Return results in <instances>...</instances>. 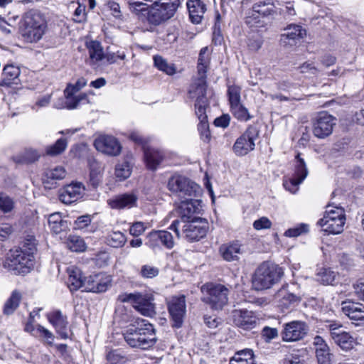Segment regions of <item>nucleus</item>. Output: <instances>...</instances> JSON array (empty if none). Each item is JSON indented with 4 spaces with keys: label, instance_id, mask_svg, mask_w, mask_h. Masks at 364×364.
Segmentation results:
<instances>
[{
    "label": "nucleus",
    "instance_id": "1",
    "mask_svg": "<svg viewBox=\"0 0 364 364\" xmlns=\"http://www.w3.org/2000/svg\"><path fill=\"white\" fill-rule=\"evenodd\" d=\"M127 343L132 348L146 349L153 346L156 341V332L151 323L144 319L132 325L124 333Z\"/></svg>",
    "mask_w": 364,
    "mask_h": 364
},
{
    "label": "nucleus",
    "instance_id": "2",
    "mask_svg": "<svg viewBox=\"0 0 364 364\" xmlns=\"http://www.w3.org/2000/svg\"><path fill=\"white\" fill-rule=\"evenodd\" d=\"M283 275L284 271L278 264L264 262L252 274V287L256 291L269 289L279 282Z\"/></svg>",
    "mask_w": 364,
    "mask_h": 364
},
{
    "label": "nucleus",
    "instance_id": "3",
    "mask_svg": "<svg viewBox=\"0 0 364 364\" xmlns=\"http://www.w3.org/2000/svg\"><path fill=\"white\" fill-rule=\"evenodd\" d=\"M180 5V0H164L155 1L147 9V20L154 25L172 18Z\"/></svg>",
    "mask_w": 364,
    "mask_h": 364
},
{
    "label": "nucleus",
    "instance_id": "4",
    "mask_svg": "<svg viewBox=\"0 0 364 364\" xmlns=\"http://www.w3.org/2000/svg\"><path fill=\"white\" fill-rule=\"evenodd\" d=\"M118 300L123 303H130L134 309L144 316L153 317L156 314L154 299L151 294L124 293L118 296Z\"/></svg>",
    "mask_w": 364,
    "mask_h": 364
},
{
    "label": "nucleus",
    "instance_id": "5",
    "mask_svg": "<svg viewBox=\"0 0 364 364\" xmlns=\"http://www.w3.org/2000/svg\"><path fill=\"white\" fill-rule=\"evenodd\" d=\"M334 208L326 210L323 217L317 222V225L328 234L337 235L343 231L346 218L343 208L338 206Z\"/></svg>",
    "mask_w": 364,
    "mask_h": 364
},
{
    "label": "nucleus",
    "instance_id": "6",
    "mask_svg": "<svg viewBox=\"0 0 364 364\" xmlns=\"http://www.w3.org/2000/svg\"><path fill=\"white\" fill-rule=\"evenodd\" d=\"M203 301L213 309H221L228 303L229 290L222 284H207L202 287Z\"/></svg>",
    "mask_w": 364,
    "mask_h": 364
},
{
    "label": "nucleus",
    "instance_id": "7",
    "mask_svg": "<svg viewBox=\"0 0 364 364\" xmlns=\"http://www.w3.org/2000/svg\"><path fill=\"white\" fill-rule=\"evenodd\" d=\"M168 188L183 198L196 197L200 192V186L197 183L181 175H174L168 179Z\"/></svg>",
    "mask_w": 364,
    "mask_h": 364
},
{
    "label": "nucleus",
    "instance_id": "8",
    "mask_svg": "<svg viewBox=\"0 0 364 364\" xmlns=\"http://www.w3.org/2000/svg\"><path fill=\"white\" fill-rule=\"evenodd\" d=\"M259 136V130L253 126H250L246 131L238 137L232 146L233 152L239 156L247 155L255 147V141Z\"/></svg>",
    "mask_w": 364,
    "mask_h": 364
},
{
    "label": "nucleus",
    "instance_id": "9",
    "mask_svg": "<svg viewBox=\"0 0 364 364\" xmlns=\"http://www.w3.org/2000/svg\"><path fill=\"white\" fill-rule=\"evenodd\" d=\"M182 234L189 242L198 241L207 233V221L200 217H195L191 220L183 222Z\"/></svg>",
    "mask_w": 364,
    "mask_h": 364
},
{
    "label": "nucleus",
    "instance_id": "10",
    "mask_svg": "<svg viewBox=\"0 0 364 364\" xmlns=\"http://www.w3.org/2000/svg\"><path fill=\"white\" fill-rule=\"evenodd\" d=\"M26 36L31 42L40 40L44 33V19L38 12L28 13L25 17Z\"/></svg>",
    "mask_w": 364,
    "mask_h": 364
},
{
    "label": "nucleus",
    "instance_id": "11",
    "mask_svg": "<svg viewBox=\"0 0 364 364\" xmlns=\"http://www.w3.org/2000/svg\"><path fill=\"white\" fill-rule=\"evenodd\" d=\"M309 327L305 322L293 321L283 325L281 332L282 339L284 342H294L303 339L307 334Z\"/></svg>",
    "mask_w": 364,
    "mask_h": 364
},
{
    "label": "nucleus",
    "instance_id": "12",
    "mask_svg": "<svg viewBox=\"0 0 364 364\" xmlns=\"http://www.w3.org/2000/svg\"><path fill=\"white\" fill-rule=\"evenodd\" d=\"M336 118L327 112L318 114L313 123V134L319 139H324L331 134L336 125Z\"/></svg>",
    "mask_w": 364,
    "mask_h": 364
},
{
    "label": "nucleus",
    "instance_id": "13",
    "mask_svg": "<svg viewBox=\"0 0 364 364\" xmlns=\"http://www.w3.org/2000/svg\"><path fill=\"white\" fill-rule=\"evenodd\" d=\"M168 309L173 321V326H181L186 312V297L184 295L173 296L168 301Z\"/></svg>",
    "mask_w": 364,
    "mask_h": 364
},
{
    "label": "nucleus",
    "instance_id": "14",
    "mask_svg": "<svg viewBox=\"0 0 364 364\" xmlns=\"http://www.w3.org/2000/svg\"><path fill=\"white\" fill-rule=\"evenodd\" d=\"M96 149L109 156H118L122 151L119 141L113 136L100 135L94 141Z\"/></svg>",
    "mask_w": 364,
    "mask_h": 364
},
{
    "label": "nucleus",
    "instance_id": "15",
    "mask_svg": "<svg viewBox=\"0 0 364 364\" xmlns=\"http://www.w3.org/2000/svg\"><path fill=\"white\" fill-rule=\"evenodd\" d=\"M146 245L153 250H159L161 246L171 249L174 246L172 235L166 230H154L149 232L146 237Z\"/></svg>",
    "mask_w": 364,
    "mask_h": 364
},
{
    "label": "nucleus",
    "instance_id": "16",
    "mask_svg": "<svg viewBox=\"0 0 364 364\" xmlns=\"http://www.w3.org/2000/svg\"><path fill=\"white\" fill-rule=\"evenodd\" d=\"M331 338L341 349L347 351L351 350L355 341L354 338L342 328V326L336 323L329 325Z\"/></svg>",
    "mask_w": 364,
    "mask_h": 364
},
{
    "label": "nucleus",
    "instance_id": "17",
    "mask_svg": "<svg viewBox=\"0 0 364 364\" xmlns=\"http://www.w3.org/2000/svg\"><path fill=\"white\" fill-rule=\"evenodd\" d=\"M85 186L82 183L72 182L60 193L59 199L65 204H71L82 198L85 193Z\"/></svg>",
    "mask_w": 364,
    "mask_h": 364
},
{
    "label": "nucleus",
    "instance_id": "18",
    "mask_svg": "<svg viewBox=\"0 0 364 364\" xmlns=\"http://www.w3.org/2000/svg\"><path fill=\"white\" fill-rule=\"evenodd\" d=\"M234 323L243 329L249 330L254 328L259 322V318L252 311L235 310L232 313Z\"/></svg>",
    "mask_w": 364,
    "mask_h": 364
},
{
    "label": "nucleus",
    "instance_id": "19",
    "mask_svg": "<svg viewBox=\"0 0 364 364\" xmlns=\"http://www.w3.org/2000/svg\"><path fill=\"white\" fill-rule=\"evenodd\" d=\"M49 322L54 327L56 333L62 339L68 338V317L61 311L55 309L50 312L47 316Z\"/></svg>",
    "mask_w": 364,
    "mask_h": 364
},
{
    "label": "nucleus",
    "instance_id": "20",
    "mask_svg": "<svg viewBox=\"0 0 364 364\" xmlns=\"http://www.w3.org/2000/svg\"><path fill=\"white\" fill-rule=\"evenodd\" d=\"M274 9V4L269 1L259 0L252 5L250 15L247 16L246 22L251 24L254 19L273 15L275 13Z\"/></svg>",
    "mask_w": 364,
    "mask_h": 364
},
{
    "label": "nucleus",
    "instance_id": "21",
    "mask_svg": "<svg viewBox=\"0 0 364 364\" xmlns=\"http://www.w3.org/2000/svg\"><path fill=\"white\" fill-rule=\"evenodd\" d=\"M181 220L182 222L191 220L196 214H200L202 210L201 200L185 198L180 205Z\"/></svg>",
    "mask_w": 364,
    "mask_h": 364
},
{
    "label": "nucleus",
    "instance_id": "22",
    "mask_svg": "<svg viewBox=\"0 0 364 364\" xmlns=\"http://www.w3.org/2000/svg\"><path fill=\"white\" fill-rule=\"evenodd\" d=\"M43 311V308H39L30 313L29 321L26 324L25 330L31 332L33 336L44 340L46 338V329L40 324V322L43 321L40 312Z\"/></svg>",
    "mask_w": 364,
    "mask_h": 364
},
{
    "label": "nucleus",
    "instance_id": "23",
    "mask_svg": "<svg viewBox=\"0 0 364 364\" xmlns=\"http://www.w3.org/2000/svg\"><path fill=\"white\" fill-rule=\"evenodd\" d=\"M33 256L26 252L21 247L15 248L10 250L6 261L9 266L14 269H16L18 265L21 267H28L31 264Z\"/></svg>",
    "mask_w": 364,
    "mask_h": 364
},
{
    "label": "nucleus",
    "instance_id": "24",
    "mask_svg": "<svg viewBox=\"0 0 364 364\" xmlns=\"http://www.w3.org/2000/svg\"><path fill=\"white\" fill-rule=\"evenodd\" d=\"M110 281L109 277L102 279L100 275L90 276L85 278L82 288L86 291L101 293L107 289Z\"/></svg>",
    "mask_w": 364,
    "mask_h": 364
},
{
    "label": "nucleus",
    "instance_id": "25",
    "mask_svg": "<svg viewBox=\"0 0 364 364\" xmlns=\"http://www.w3.org/2000/svg\"><path fill=\"white\" fill-rule=\"evenodd\" d=\"M342 311L350 319L364 323V305L350 301L341 303Z\"/></svg>",
    "mask_w": 364,
    "mask_h": 364
},
{
    "label": "nucleus",
    "instance_id": "26",
    "mask_svg": "<svg viewBox=\"0 0 364 364\" xmlns=\"http://www.w3.org/2000/svg\"><path fill=\"white\" fill-rule=\"evenodd\" d=\"M137 196L133 193H127L116 196L108 200V204L112 208L123 209L131 208L136 205Z\"/></svg>",
    "mask_w": 364,
    "mask_h": 364
},
{
    "label": "nucleus",
    "instance_id": "27",
    "mask_svg": "<svg viewBox=\"0 0 364 364\" xmlns=\"http://www.w3.org/2000/svg\"><path fill=\"white\" fill-rule=\"evenodd\" d=\"M186 4L191 22L200 23L206 11L205 4L200 0H188Z\"/></svg>",
    "mask_w": 364,
    "mask_h": 364
},
{
    "label": "nucleus",
    "instance_id": "28",
    "mask_svg": "<svg viewBox=\"0 0 364 364\" xmlns=\"http://www.w3.org/2000/svg\"><path fill=\"white\" fill-rule=\"evenodd\" d=\"M306 36V31L301 26L290 24L284 29V33L282 35V41L287 43L286 40H289L288 43L292 44L304 38Z\"/></svg>",
    "mask_w": 364,
    "mask_h": 364
},
{
    "label": "nucleus",
    "instance_id": "29",
    "mask_svg": "<svg viewBox=\"0 0 364 364\" xmlns=\"http://www.w3.org/2000/svg\"><path fill=\"white\" fill-rule=\"evenodd\" d=\"M165 157L162 150L154 148H146L144 150V159L149 169L156 170Z\"/></svg>",
    "mask_w": 364,
    "mask_h": 364
},
{
    "label": "nucleus",
    "instance_id": "30",
    "mask_svg": "<svg viewBox=\"0 0 364 364\" xmlns=\"http://www.w3.org/2000/svg\"><path fill=\"white\" fill-rule=\"evenodd\" d=\"M274 297L279 305L283 309H288L300 301V297L289 292L286 286H283L276 293Z\"/></svg>",
    "mask_w": 364,
    "mask_h": 364
},
{
    "label": "nucleus",
    "instance_id": "31",
    "mask_svg": "<svg viewBox=\"0 0 364 364\" xmlns=\"http://www.w3.org/2000/svg\"><path fill=\"white\" fill-rule=\"evenodd\" d=\"M66 271L68 274V286L70 291H76L82 288L85 278L82 276V271L75 265L68 267Z\"/></svg>",
    "mask_w": 364,
    "mask_h": 364
},
{
    "label": "nucleus",
    "instance_id": "32",
    "mask_svg": "<svg viewBox=\"0 0 364 364\" xmlns=\"http://www.w3.org/2000/svg\"><path fill=\"white\" fill-rule=\"evenodd\" d=\"M220 252L223 259L228 262L239 259V256L242 253L241 245L237 242L223 245L220 247Z\"/></svg>",
    "mask_w": 364,
    "mask_h": 364
},
{
    "label": "nucleus",
    "instance_id": "33",
    "mask_svg": "<svg viewBox=\"0 0 364 364\" xmlns=\"http://www.w3.org/2000/svg\"><path fill=\"white\" fill-rule=\"evenodd\" d=\"M64 94L65 97V105L62 106V107H66L69 109L77 108L82 101H88L87 94L80 93L76 95V93L73 92L71 88H66L64 91ZM59 108H61V107H59Z\"/></svg>",
    "mask_w": 364,
    "mask_h": 364
},
{
    "label": "nucleus",
    "instance_id": "34",
    "mask_svg": "<svg viewBox=\"0 0 364 364\" xmlns=\"http://www.w3.org/2000/svg\"><path fill=\"white\" fill-rule=\"evenodd\" d=\"M207 85L202 77L193 85L189 91L191 97L196 98V102H208L206 97Z\"/></svg>",
    "mask_w": 364,
    "mask_h": 364
},
{
    "label": "nucleus",
    "instance_id": "35",
    "mask_svg": "<svg viewBox=\"0 0 364 364\" xmlns=\"http://www.w3.org/2000/svg\"><path fill=\"white\" fill-rule=\"evenodd\" d=\"M20 75V69L13 65H6L2 72V80L0 82L1 86H10L16 84V80Z\"/></svg>",
    "mask_w": 364,
    "mask_h": 364
},
{
    "label": "nucleus",
    "instance_id": "36",
    "mask_svg": "<svg viewBox=\"0 0 364 364\" xmlns=\"http://www.w3.org/2000/svg\"><path fill=\"white\" fill-rule=\"evenodd\" d=\"M50 230L54 234H59L68 228L67 221L63 220L60 213H54L48 219Z\"/></svg>",
    "mask_w": 364,
    "mask_h": 364
},
{
    "label": "nucleus",
    "instance_id": "37",
    "mask_svg": "<svg viewBox=\"0 0 364 364\" xmlns=\"http://www.w3.org/2000/svg\"><path fill=\"white\" fill-rule=\"evenodd\" d=\"M88 50L89 55L92 61L98 62L104 58L103 48L101 43L97 41H88L85 43Z\"/></svg>",
    "mask_w": 364,
    "mask_h": 364
},
{
    "label": "nucleus",
    "instance_id": "38",
    "mask_svg": "<svg viewBox=\"0 0 364 364\" xmlns=\"http://www.w3.org/2000/svg\"><path fill=\"white\" fill-rule=\"evenodd\" d=\"M21 299V294L16 290L14 291L11 296L4 304L3 309L4 314L7 316L12 314L18 307Z\"/></svg>",
    "mask_w": 364,
    "mask_h": 364
},
{
    "label": "nucleus",
    "instance_id": "39",
    "mask_svg": "<svg viewBox=\"0 0 364 364\" xmlns=\"http://www.w3.org/2000/svg\"><path fill=\"white\" fill-rule=\"evenodd\" d=\"M64 167L59 166L47 172V188H52L57 183V181L63 180L66 176Z\"/></svg>",
    "mask_w": 364,
    "mask_h": 364
},
{
    "label": "nucleus",
    "instance_id": "40",
    "mask_svg": "<svg viewBox=\"0 0 364 364\" xmlns=\"http://www.w3.org/2000/svg\"><path fill=\"white\" fill-rule=\"evenodd\" d=\"M154 65L161 71L168 75H173L176 72V68L174 64L169 63L168 61L160 55L154 57Z\"/></svg>",
    "mask_w": 364,
    "mask_h": 364
},
{
    "label": "nucleus",
    "instance_id": "41",
    "mask_svg": "<svg viewBox=\"0 0 364 364\" xmlns=\"http://www.w3.org/2000/svg\"><path fill=\"white\" fill-rule=\"evenodd\" d=\"M67 247L69 250L75 252L85 251L87 246L84 240L77 235H69L67 240Z\"/></svg>",
    "mask_w": 364,
    "mask_h": 364
},
{
    "label": "nucleus",
    "instance_id": "42",
    "mask_svg": "<svg viewBox=\"0 0 364 364\" xmlns=\"http://www.w3.org/2000/svg\"><path fill=\"white\" fill-rule=\"evenodd\" d=\"M318 279L323 284L334 285L337 282L338 274L330 268L322 269L317 274Z\"/></svg>",
    "mask_w": 364,
    "mask_h": 364
},
{
    "label": "nucleus",
    "instance_id": "43",
    "mask_svg": "<svg viewBox=\"0 0 364 364\" xmlns=\"http://www.w3.org/2000/svg\"><path fill=\"white\" fill-rule=\"evenodd\" d=\"M230 110L233 116L241 122H247L252 117L241 102L230 106Z\"/></svg>",
    "mask_w": 364,
    "mask_h": 364
},
{
    "label": "nucleus",
    "instance_id": "44",
    "mask_svg": "<svg viewBox=\"0 0 364 364\" xmlns=\"http://www.w3.org/2000/svg\"><path fill=\"white\" fill-rule=\"evenodd\" d=\"M40 157V154L33 149H26L22 154L16 156L14 160L17 164H30L35 162Z\"/></svg>",
    "mask_w": 364,
    "mask_h": 364
},
{
    "label": "nucleus",
    "instance_id": "45",
    "mask_svg": "<svg viewBox=\"0 0 364 364\" xmlns=\"http://www.w3.org/2000/svg\"><path fill=\"white\" fill-rule=\"evenodd\" d=\"M132 173V165L127 161L118 163L115 168V176L119 181L128 178Z\"/></svg>",
    "mask_w": 364,
    "mask_h": 364
},
{
    "label": "nucleus",
    "instance_id": "46",
    "mask_svg": "<svg viewBox=\"0 0 364 364\" xmlns=\"http://www.w3.org/2000/svg\"><path fill=\"white\" fill-rule=\"evenodd\" d=\"M127 241L125 235L119 232H113L106 237V242L108 245L118 248L124 245Z\"/></svg>",
    "mask_w": 364,
    "mask_h": 364
},
{
    "label": "nucleus",
    "instance_id": "47",
    "mask_svg": "<svg viewBox=\"0 0 364 364\" xmlns=\"http://www.w3.org/2000/svg\"><path fill=\"white\" fill-rule=\"evenodd\" d=\"M102 181V168L97 164L91 165L90 182L94 188H97Z\"/></svg>",
    "mask_w": 364,
    "mask_h": 364
},
{
    "label": "nucleus",
    "instance_id": "48",
    "mask_svg": "<svg viewBox=\"0 0 364 364\" xmlns=\"http://www.w3.org/2000/svg\"><path fill=\"white\" fill-rule=\"evenodd\" d=\"M68 143L65 139L60 138L55 143L47 147V156H55L61 154L66 149Z\"/></svg>",
    "mask_w": 364,
    "mask_h": 364
},
{
    "label": "nucleus",
    "instance_id": "49",
    "mask_svg": "<svg viewBox=\"0 0 364 364\" xmlns=\"http://www.w3.org/2000/svg\"><path fill=\"white\" fill-rule=\"evenodd\" d=\"M296 164L295 165V172L294 177L297 178L300 181H303L308 175V169L303 159L300 157V154L296 156Z\"/></svg>",
    "mask_w": 364,
    "mask_h": 364
},
{
    "label": "nucleus",
    "instance_id": "50",
    "mask_svg": "<svg viewBox=\"0 0 364 364\" xmlns=\"http://www.w3.org/2000/svg\"><path fill=\"white\" fill-rule=\"evenodd\" d=\"M241 87L236 85H229L228 96L230 106L241 102Z\"/></svg>",
    "mask_w": 364,
    "mask_h": 364
},
{
    "label": "nucleus",
    "instance_id": "51",
    "mask_svg": "<svg viewBox=\"0 0 364 364\" xmlns=\"http://www.w3.org/2000/svg\"><path fill=\"white\" fill-rule=\"evenodd\" d=\"M309 230V227L308 224L301 223L292 228H289L286 230L284 235L289 237H296L302 234L307 233Z\"/></svg>",
    "mask_w": 364,
    "mask_h": 364
},
{
    "label": "nucleus",
    "instance_id": "52",
    "mask_svg": "<svg viewBox=\"0 0 364 364\" xmlns=\"http://www.w3.org/2000/svg\"><path fill=\"white\" fill-rule=\"evenodd\" d=\"M318 364H332V354L330 349H316Z\"/></svg>",
    "mask_w": 364,
    "mask_h": 364
},
{
    "label": "nucleus",
    "instance_id": "53",
    "mask_svg": "<svg viewBox=\"0 0 364 364\" xmlns=\"http://www.w3.org/2000/svg\"><path fill=\"white\" fill-rule=\"evenodd\" d=\"M36 245L35 237L33 236L28 235L24 239L21 248L31 256H33V253L36 250Z\"/></svg>",
    "mask_w": 364,
    "mask_h": 364
},
{
    "label": "nucleus",
    "instance_id": "54",
    "mask_svg": "<svg viewBox=\"0 0 364 364\" xmlns=\"http://www.w3.org/2000/svg\"><path fill=\"white\" fill-rule=\"evenodd\" d=\"M159 274V268L149 265H143L141 268L140 275L143 278L152 279L157 277Z\"/></svg>",
    "mask_w": 364,
    "mask_h": 364
},
{
    "label": "nucleus",
    "instance_id": "55",
    "mask_svg": "<svg viewBox=\"0 0 364 364\" xmlns=\"http://www.w3.org/2000/svg\"><path fill=\"white\" fill-rule=\"evenodd\" d=\"M198 129L200 132L201 139L205 142H208L210 139V133L208 119L199 121Z\"/></svg>",
    "mask_w": 364,
    "mask_h": 364
},
{
    "label": "nucleus",
    "instance_id": "56",
    "mask_svg": "<svg viewBox=\"0 0 364 364\" xmlns=\"http://www.w3.org/2000/svg\"><path fill=\"white\" fill-rule=\"evenodd\" d=\"M92 219L90 215L79 216L73 223V229L82 230L91 223Z\"/></svg>",
    "mask_w": 364,
    "mask_h": 364
},
{
    "label": "nucleus",
    "instance_id": "57",
    "mask_svg": "<svg viewBox=\"0 0 364 364\" xmlns=\"http://www.w3.org/2000/svg\"><path fill=\"white\" fill-rule=\"evenodd\" d=\"M301 183L302 181H300L299 179L293 176L292 178L284 180L283 186L286 190L291 193H295L299 189V184Z\"/></svg>",
    "mask_w": 364,
    "mask_h": 364
},
{
    "label": "nucleus",
    "instance_id": "58",
    "mask_svg": "<svg viewBox=\"0 0 364 364\" xmlns=\"http://www.w3.org/2000/svg\"><path fill=\"white\" fill-rule=\"evenodd\" d=\"M14 208L13 200L4 193H0V210L4 213L10 212Z\"/></svg>",
    "mask_w": 364,
    "mask_h": 364
},
{
    "label": "nucleus",
    "instance_id": "59",
    "mask_svg": "<svg viewBox=\"0 0 364 364\" xmlns=\"http://www.w3.org/2000/svg\"><path fill=\"white\" fill-rule=\"evenodd\" d=\"M278 336L279 332L276 328L265 326L262 330V336L267 343H269L272 340L277 338Z\"/></svg>",
    "mask_w": 364,
    "mask_h": 364
},
{
    "label": "nucleus",
    "instance_id": "60",
    "mask_svg": "<svg viewBox=\"0 0 364 364\" xmlns=\"http://www.w3.org/2000/svg\"><path fill=\"white\" fill-rule=\"evenodd\" d=\"M208 105V102H195L196 114L199 121L208 119L206 114V107Z\"/></svg>",
    "mask_w": 364,
    "mask_h": 364
},
{
    "label": "nucleus",
    "instance_id": "61",
    "mask_svg": "<svg viewBox=\"0 0 364 364\" xmlns=\"http://www.w3.org/2000/svg\"><path fill=\"white\" fill-rule=\"evenodd\" d=\"M234 360H244L247 361L255 362L253 351L251 349H245L237 352L235 355L232 358Z\"/></svg>",
    "mask_w": 364,
    "mask_h": 364
},
{
    "label": "nucleus",
    "instance_id": "62",
    "mask_svg": "<svg viewBox=\"0 0 364 364\" xmlns=\"http://www.w3.org/2000/svg\"><path fill=\"white\" fill-rule=\"evenodd\" d=\"M129 9L134 12H143L146 11L149 6L141 1L140 0H128Z\"/></svg>",
    "mask_w": 364,
    "mask_h": 364
},
{
    "label": "nucleus",
    "instance_id": "63",
    "mask_svg": "<svg viewBox=\"0 0 364 364\" xmlns=\"http://www.w3.org/2000/svg\"><path fill=\"white\" fill-rule=\"evenodd\" d=\"M104 58L106 59L109 64H112L117 62V59L124 60L126 58V54L124 52H120L118 50L117 53L107 52L104 55Z\"/></svg>",
    "mask_w": 364,
    "mask_h": 364
},
{
    "label": "nucleus",
    "instance_id": "64",
    "mask_svg": "<svg viewBox=\"0 0 364 364\" xmlns=\"http://www.w3.org/2000/svg\"><path fill=\"white\" fill-rule=\"evenodd\" d=\"M253 227L257 230L269 229L272 227V222L267 217H262L253 223Z\"/></svg>",
    "mask_w": 364,
    "mask_h": 364
}]
</instances>
